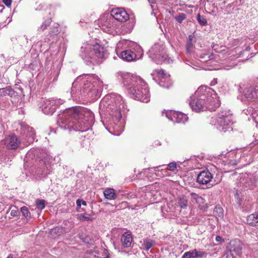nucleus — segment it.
Returning a JSON list of instances; mask_svg holds the SVG:
<instances>
[{
	"label": "nucleus",
	"instance_id": "1",
	"mask_svg": "<svg viewBox=\"0 0 258 258\" xmlns=\"http://www.w3.org/2000/svg\"><path fill=\"white\" fill-rule=\"evenodd\" d=\"M94 122V114L89 109L76 106L59 114L57 124L63 130L84 132L89 130Z\"/></svg>",
	"mask_w": 258,
	"mask_h": 258
},
{
	"label": "nucleus",
	"instance_id": "2",
	"mask_svg": "<svg viewBox=\"0 0 258 258\" xmlns=\"http://www.w3.org/2000/svg\"><path fill=\"white\" fill-rule=\"evenodd\" d=\"M102 81L95 74H83L78 77L72 84L71 94L73 96H88L92 100L99 97V88Z\"/></svg>",
	"mask_w": 258,
	"mask_h": 258
},
{
	"label": "nucleus",
	"instance_id": "3",
	"mask_svg": "<svg viewBox=\"0 0 258 258\" xmlns=\"http://www.w3.org/2000/svg\"><path fill=\"white\" fill-rule=\"evenodd\" d=\"M117 77L132 98L145 103L149 102L150 96L147 84L140 77L119 73Z\"/></svg>",
	"mask_w": 258,
	"mask_h": 258
},
{
	"label": "nucleus",
	"instance_id": "4",
	"mask_svg": "<svg viewBox=\"0 0 258 258\" xmlns=\"http://www.w3.org/2000/svg\"><path fill=\"white\" fill-rule=\"evenodd\" d=\"M189 105L196 112L215 110L220 106L215 91L209 87H200L190 97Z\"/></svg>",
	"mask_w": 258,
	"mask_h": 258
},
{
	"label": "nucleus",
	"instance_id": "5",
	"mask_svg": "<svg viewBox=\"0 0 258 258\" xmlns=\"http://www.w3.org/2000/svg\"><path fill=\"white\" fill-rule=\"evenodd\" d=\"M124 102L122 97L120 95L114 94L106 95L100 102V109L109 114L114 122L115 126L111 125L109 127L108 130L110 133L114 135H118V134L112 132L111 129V127L113 129L118 127L116 123L121 118V110L124 108Z\"/></svg>",
	"mask_w": 258,
	"mask_h": 258
},
{
	"label": "nucleus",
	"instance_id": "6",
	"mask_svg": "<svg viewBox=\"0 0 258 258\" xmlns=\"http://www.w3.org/2000/svg\"><path fill=\"white\" fill-rule=\"evenodd\" d=\"M80 56L87 63L98 64L108 56L106 49L101 45L95 43L84 44L80 50Z\"/></svg>",
	"mask_w": 258,
	"mask_h": 258
},
{
	"label": "nucleus",
	"instance_id": "7",
	"mask_svg": "<svg viewBox=\"0 0 258 258\" xmlns=\"http://www.w3.org/2000/svg\"><path fill=\"white\" fill-rule=\"evenodd\" d=\"M148 54L149 57L157 64L163 62L169 63L172 61V60L167 55L164 46L158 43L155 44L151 48Z\"/></svg>",
	"mask_w": 258,
	"mask_h": 258
},
{
	"label": "nucleus",
	"instance_id": "8",
	"mask_svg": "<svg viewBox=\"0 0 258 258\" xmlns=\"http://www.w3.org/2000/svg\"><path fill=\"white\" fill-rule=\"evenodd\" d=\"M218 169L214 165H210L208 166L206 170H204L200 172L197 176V182L200 184H206L210 182H213L212 184H216L219 183L221 181L220 179L217 180L214 179V176L218 175Z\"/></svg>",
	"mask_w": 258,
	"mask_h": 258
},
{
	"label": "nucleus",
	"instance_id": "9",
	"mask_svg": "<svg viewBox=\"0 0 258 258\" xmlns=\"http://www.w3.org/2000/svg\"><path fill=\"white\" fill-rule=\"evenodd\" d=\"M232 116L229 111H223L219 112L215 125L217 128L222 132H226L231 128Z\"/></svg>",
	"mask_w": 258,
	"mask_h": 258
},
{
	"label": "nucleus",
	"instance_id": "10",
	"mask_svg": "<svg viewBox=\"0 0 258 258\" xmlns=\"http://www.w3.org/2000/svg\"><path fill=\"white\" fill-rule=\"evenodd\" d=\"M242 243L238 239L231 240L226 246L225 255L227 258H234L242 254Z\"/></svg>",
	"mask_w": 258,
	"mask_h": 258
},
{
	"label": "nucleus",
	"instance_id": "11",
	"mask_svg": "<svg viewBox=\"0 0 258 258\" xmlns=\"http://www.w3.org/2000/svg\"><path fill=\"white\" fill-rule=\"evenodd\" d=\"M21 134L22 137V142L24 145H28L33 143L35 139V132L32 127L25 123L21 124Z\"/></svg>",
	"mask_w": 258,
	"mask_h": 258
},
{
	"label": "nucleus",
	"instance_id": "12",
	"mask_svg": "<svg viewBox=\"0 0 258 258\" xmlns=\"http://www.w3.org/2000/svg\"><path fill=\"white\" fill-rule=\"evenodd\" d=\"M21 134L22 137V142L24 145H28L33 143L35 139V132L32 127L25 123L21 124Z\"/></svg>",
	"mask_w": 258,
	"mask_h": 258
},
{
	"label": "nucleus",
	"instance_id": "13",
	"mask_svg": "<svg viewBox=\"0 0 258 258\" xmlns=\"http://www.w3.org/2000/svg\"><path fill=\"white\" fill-rule=\"evenodd\" d=\"M258 178L253 174L245 173L240 179V186L245 190L253 189L256 186Z\"/></svg>",
	"mask_w": 258,
	"mask_h": 258
},
{
	"label": "nucleus",
	"instance_id": "14",
	"mask_svg": "<svg viewBox=\"0 0 258 258\" xmlns=\"http://www.w3.org/2000/svg\"><path fill=\"white\" fill-rule=\"evenodd\" d=\"M242 88H240L239 91L242 92L243 95L248 99L258 98V85L247 86L242 91Z\"/></svg>",
	"mask_w": 258,
	"mask_h": 258
},
{
	"label": "nucleus",
	"instance_id": "15",
	"mask_svg": "<svg viewBox=\"0 0 258 258\" xmlns=\"http://www.w3.org/2000/svg\"><path fill=\"white\" fill-rule=\"evenodd\" d=\"M22 140H20L14 135H9L4 140V143L7 149L9 150H15L21 144Z\"/></svg>",
	"mask_w": 258,
	"mask_h": 258
},
{
	"label": "nucleus",
	"instance_id": "16",
	"mask_svg": "<svg viewBox=\"0 0 258 258\" xmlns=\"http://www.w3.org/2000/svg\"><path fill=\"white\" fill-rule=\"evenodd\" d=\"M113 19L119 22H125L129 19L128 15L123 8H116L113 9L110 14Z\"/></svg>",
	"mask_w": 258,
	"mask_h": 258
},
{
	"label": "nucleus",
	"instance_id": "17",
	"mask_svg": "<svg viewBox=\"0 0 258 258\" xmlns=\"http://www.w3.org/2000/svg\"><path fill=\"white\" fill-rule=\"evenodd\" d=\"M41 108L42 111L47 115H52L55 111V107L53 105L51 99L43 101Z\"/></svg>",
	"mask_w": 258,
	"mask_h": 258
},
{
	"label": "nucleus",
	"instance_id": "18",
	"mask_svg": "<svg viewBox=\"0 0 258 258\" xmlns=\"http://www.w3.org/2000/svg\"><path fill=\"white\" fill-rule=\"evenodd\" d=\"M123 60L126 61H132L136 60V54L131 50H126L122 51L118 55Z\"/></svg>",
	"mask_w": 258,
	"mask_h": 258
},
{
	"label": "nucleus",
	"instance_id": "19",
	"mask_svg": "<svg viewBox=\"0 0 258 258\" xmlns=\"http://www.w3.org/2000/svg\"><path fill=\"white\" fill-rule=\"evenodd\" d=\"M121 241L122 245L124 247H129L133 242L132 235L130 232H126L121 236Z\"/></svg>",
	"mask_w": 258,
	"mask_h": 258
},
{
	"label": "nucleus",
	"instance_id": "20",
	"mask_svg": "<svg viewBox=\"0 0 258 258\" xmlns=\"http://www.w3.org/2000/svg\"><path fill=\"white\" fill-rule=\"evenodd\" d=\"M174 115V123H185L188 119L187 115L181 112L175 111Z\"/></svg>",
	"mask_w": 258,
	"mask_h": 258
},
{
	"label": "nucleus",
	"instance_id": "21",
	"mask_svg": "<svg viewBox=\"0 0 258 258\" xmlns=\"http://www.w3.org/2000/svg\"><path fill=\"white\" fill-rule=\"evenodd\" d=\"M17 93L10 87L0 89V96H9L11 97L16 96Z\"/></svg>",
	"mask_w": 258,
	"mask_h": 258
},
{
	"label": "nucleus",
	"instance_id": "22",
	"mask_svg": "<svg viewBox=\"0 0 258 258\" xmlns=\"http://www.w3.org/2000/svg\"><path fill=\"white\" fill-rule=\"evenodd\" d=\"M246 220L249 225L252 226H258V212L248 216Z\"/></svg>",
	"mask_w": 258,
	"mask_h": 258
},
{
	"label": "nucleus",
	"instance_id": "23",
	"mask_svg": "<svg viewBox=\"0 0 258 258\" xmlns=\"http://www.w3.org/2000/svg\"><path fill=\"white\" fill-rule=\"evenodd\" d=\"M105 199L108 200H115L116 198V195L115 194V190L112 188H107L103 192Z\"/></svg>",
	"mask_w": 258,
	"mask_h": 258
},
{
	"label": "nucleus",
	"instance_id": "24",
	"mask_svg": "<svg viewBox=\"0 0 258 258\" xmlns=\"http://www.w3.org/2000/svg\"><path fill=\"white\" fill-rule=\"evenodd\" d=\"M142 245L145 250L148 251L149 249L156 245V242L152 239H144L143 243Z\"/></svg>",
	"mask_w": 258,
	"mask_h": 258
},
{
	"label": "nucleus",
	"instance_id": "25",
	"mask_svg": "<svg viewBox=\"0 0 258 258\" xmlns=\"http://www.w3.org/2000/svg\"><path fill=\"white\" fill-rule=\"evenodd\" d=\"M12 42L17 40L20 45H23L28 43V38L25 35H18L16 37H13L11 39Z\"/></svg>",
	"mask_w": 258,
	"mask_h": 258
},
{
	"label": "nucleus",
	"instance_id": "26",
	"mask_svg": "<svg viewBox=\"0 0 258 258\" xmlns=\"http://www.w3.org/2000/svg\"><path fill=\"white\" fill-rule=\"evenodd\" d=\"M113 20V18L110 15H108L106 17H104L101 19V22L104 25L108 27H111L112 26V21Z\"/></svg>",
	"mask_w": 258,
	"mask_h": 258
},
{
	"label": "nucleus",
	"instance_id": "27",
	"mask_svg": "<svg viewBox=\"0 0 258 258\" xmlns=\"http://www.w3.org/2000/svg\"><path fill=\"white\" fill-rule=\"evenodd\" d=\"M59 32L58 28V25H55L54 26H52L50 28V30L49 32V34L48 35V41H50L51 39L50 38L54 35H57Z\"/></svg>",
	"mask_w": 258,
	"mask_h": 258
},
{
	"label": "nucleus",
	"instance_id": "28",
	"mask_svg": "<svg viewBox=\"0 0 258 258\" xmlns=\"http://www.w3.org/2000/svg\"><path fill=\"white\" fill-rule=\"evenodd\" d=\"M177 205L182 209H185L187 206V200L185 197H180L177 201Z\"/></svg>",
	"mask_w": 258,
	"mask_h": 258
},
{
	"label": "nucleus",
	"instance_id": "29",
	"mask_svg": "<svg viewBox=\"0 0 258 258\" xmlns=\"http://www.w3.org/2000/svg\"><path fill=\"white\" fill-rule=\"evenodd\" d=\"M78 218L81 221H92L94 218L89 214H81L78 215Z\"/></svg>",
	"mask_w": 258,
	"mask_h": 258
},
{
	"label": "nucleus",
	"instance_id": "30",
	"mask_svg": "<svg viewBox=\"0 0 258 258\" xmlns=\"http://www.w3.org/2000/svg\"><path fill=\"white\" fill-rule=\"evenodd\" d=\"M197 20L201 26H204L208 24L206 17L204 16L201 15L200 13L197 16Z\"/></svg>",
	"mask_w": 258,
	"mask_h": 258
},
{
	"label": "nucleus",
	"instance_id": "31",
	"mask_svg": "<svg viewBox=\"0 0 258 258\" xmlns=\"http://www.w3.org/2000/svg\"><path fill=\"white\" fill-rule=\"evenodd\" d=\"M194 258H203L206 257L207 253L201 250H197L196 249L193 250Z\"/></svg>",
	"mask_w": 258,
	"mask_h": 258
},
{
	"label": "nucleus",
	"instance_id": "32",
	"mask_svg": "<svg viewBox=\"0 0 258 258\" xmlns=\"http://www.w3.org/2000/svg\"><path fill=\"white\" fill-rule=\"evenodd\" d=\"M193 36L189 35L186 44V50L187 52L189 53L192 49L193 48V43H192Z\"/></svg>",
	"mask_w": 258,
	"mask_h": 258
},
{
	"label": "nucleus",
	"instance_id": "33",
	"mask_svg": "<svg viewBox=\"0 0 258 258\" xmlns=\"http://www.w3.org/2000/svg\"><path fill=\"white\" fill-rule=\"evenodd\" d=\"M51 22V19H48L47 20H45L42 25L38 28V31H43L44 30H45L47 27L49 26Z\"/></svg>",
	"mask_w": 258,
	"mask_h": 258
},
{
	"label": "nucleus",
	"instance_id": "34",
	"mask_svg": "<svg viewBox=\"0 0 258 258\" xmlns=\"http://www.w3.org/2000/svg\"><path fill=\"white\" fill-rule=\"evenodd\" d=\"M37 208L39 209H43L45 207V202L43 200L37 199L36 201Z\"/></svg>",
	"mask_w": 258,
	"mask_h": 258
},
{
	"label": "nucleus",
	"instance_id": "35",
	"mask_svg": "<svg viewBox=\"0 0 258 258\" xmlns=\"http://www.w3.org/2000/svg\"><path fill=\"white\" fill-rule=\"evenodd\" d=\"M214 54L212 53L211 54L208 53H204V56L202 57V62H207L210 60L214 58Z\"/></svg>",
	"mask_w": 258,
	"mask_h": 258
},
{
	"label": "nucleus",
	"instance_id": "36",
	"mask_svg": "<svg viewBox=\"0 0 258 258\" xmlns=\"http://www.w3.org/2000/svg\"><path fill=\"white\" fill-rule=\"evenodd\" d=\"M61 230V228L59 227H55L54 228H52L50 231V235H51L52 236L54 237L57 235H59L60 231Z\"/></svg>",
	"mask_w": 258,
	"mask_h": 258
},
{
	"label": "nucleus",
	"instance_id": "37",
	"mask_svg": "<svg viewBox=\"0 0 258 258\" xmlns=\"http://www.w3.org/2000/svg\"><path fill=\"white\" fill-rule=\"evenodd\" d=\"M186 18V15L184 13H180L178 16H175L174 19L179 23H181Z\"/></svg>",
	"mask_w": 258,
	"mask_h": 258
},
{
	"label": "nucleus",
	"instance_id": "38",
	"mask_svg": "<svg viewBox=\"0 0 258 258\" xmlns=\"http://www.w3.org/2000/svg\"><path fill=\"white\" fill-rule=\"evenodd\" d=\"M21 211L24 217H25L26 218H27L28 217H30V213L28 210V209L26 207H25V206L22 207L21 208Z\"/></svg>",
	"mask_w": 258,
	"mask_h": 258
},
{
	"label": "nucleus",
	"instance_id": "39",
	"mask_svg": "<svg viewBox=\"0 0 258 258\" xmlns=\"http://www.w3.org/2000/svg\"><path fill=\"white\" fill-rule=\"evenodd\" d=\"M51 101L53 104V105L55 107V109L60 105L63 103L64 101L63 100H61L60 99H51Z\"/></svg>",
	"mask_w": 258,
	"mask_h": 258
},
{
	"label": "nucleus",
	"instance_id": "40",
	"mask_svg": "<svg viewBox=\"0 0 258 258\" xmlns=\"http://www.w3.org/2000/svg\"><path fill=\"white\" fill-rule=\"evenodd\" d=\"M191 197L197 203H201L203 200V199L201 196L196 193L192 192L191 194Z\"/></svg>",
	"mask_w": 258,
	"mask_h": 258
},
{
	"label": "nucleus",
	"instance_id": "41",
	"mask_svg": "<svg viewBox=\"0 0 258 258\" xmlns=\"http://www.w3.org/2000/svg\"><path fill=\"white\" fill-rule=\"evenodd\" d=\"M167 170L171 171H174L177 168V164L175 162H172L169 163L168 165Z\"/></svg>",
	"mask_w": 258,
	"mask_h": 258
},
{
	"label": "nucleus",
	"instance_id": "42",
	"mask_svg": "<svg viewBox=\"0 0 258 258\" xmlns=\"http://www.w3.org/2000/svg\"><path fill=\"white\" fill-rule=\"evenodd\" d=\"M175 111L169 110L166 112V117L171 121L173 122V116H174Z\"/></svg>",
	"mask_w": 258,
	"mask_h": 258
},
{
	"label": "nucleus",
	"instance_id": "43",
	"mask_svg": "<svg viewBox=\"0 0 258 258\" xmlns=\"http://www.w3.org/2000/svg\"><path fill=\"white\" fill-rule=\"evenodd\" d=\"M182 258H194L193 250L185 252L182 255Z\"/></svg>",
	"mask_w": 258,
	"mask_h": 258
},
{
	"label": "nucleus",
	"instance_id": "44",
	"mask_svg": "<svg viewBox=\"0 0 258 258\" xmlns=\"http://www.w3.org/2000/svg\"><path fill=\"white\" fill-rule=\"evenodd\" d=\"M214 213H219L218 216L219 217H223V210L221 207H216L214 210Z\"/></svg>",
	"mask_w": 258,
	"mask_h": 258
},
{
	"label": "nucleus",
	"instance_id": "45",
	"mask_svg": "<svg viewBox=\"0 0 258 258\" xmlns=\"http://www.w3.org/2000/svg\"><path fill=\"white\" fill-rule=\"evenodd\" d=\"M37 61L35 60L29 65L28 68L31 70H34L37 67Z\"/></svg>",
	"mask_w": 258,
	"mask_h": 258
},
{
	"label": "nucleus",
	"instance_id": "46",
	"mask_svg": "<svg viewBox=\"0 0 258 258\" xmlns=\"http://www.w3.org/2000/svg\"><path fill=\"white\" fill-rule=\"evenodd\" d=\"M234 196H235V198H236L237 200V203L240 205L241 204V198L240 197V195H239V194L238 193L237 190L236 191V193L235 194Z\"/></svg>",
	"mask_w": 258,
	"mask_h": 258
},
{
	"label": "nucleus",
	"instance_id": "47",
	"mask_svg": "<svg viewBox=\"0 0 258 258\" xmlns=\"http://www.w3.org/2000/svg\"><path fill=\"white\" fill-rule=\"evenodd\" d=\"M122 28L124 29L123 31H122L124 33H131L132 30V27L128 28L126 26H123Z\"/></svg>",
	"mask_w": 258,
	"mask_h": 258
},
{
	"label": "nucleus",
	"instance_id": "48",
	"mask_svg": "<svg viewBox=\"0 0 258 258\" xmlns=\"http://www.w3.org/2000/svg\"><path fill=\"white\" fill-rule=\"evenodd\" d=\"M230 63L229 65L226 66L225 67L224 69L225 70H230L231 69L233 68L234 66H235L236 65V62H232V63Z\"/></svg>",
	"mask_w": 258,
	"mask_h": 258
},
{
	"label": "nucleus",
	"instance_id": "49",
	"mask_svg": "<svg viewBox=\"0 0 258 258\" xmlns=\"http://www.w3.org/2000/svg\"><path fill=\"white\" fill-rule=\"evenodd\" d=\"M103 255H104L105 258H110V253L107 249H104L103 252Z\"/></svg>",
	"mask_w": 258,
	"mask_h": 258
},
{
	"label": "nucleus",
	"instance_id": "50",
	"mask_svg": "<svg viewBox=\"0 0 258 258\" xmlns=\"http://www.w3.org/2000/svg\"><path fill=\"white\" fill-rule=\"evenodd\" d=\"M3 2L8 7L10 6L12 4V0H3Z\"/></svg>",
	"mask_w": 258,
	"mask_h": 258
},
{
	"label": "nucleus",
	"instance_id": "51",
	"mask_svg": "<svg viewBox=\"0 0 258 258\" xmlns=\"http://www.w3.org/2000/svg\"><path fill=\"white\" fill-rule=\"evenodd\" d=\"M215 240L217 242H222L224 241L223 238H222V237L220 236H217L216 237Z\"/></svg>",
	"mask_w": 258,
	"mask_h": 258
},
{
	"label": "nucleus",
	"instance_id": "52",
	"mask_svg": "<svg viewBox=\"0 0 258 258\" xmlns=\"http://www.w3.org/2000/svg\"><path fill=\"white\" fill-rule=\"evenodd\" d=\"M204 53H207L206 52H200L198 54V56L199 57L201 61H202V57L204 56Z\"/></svg>",
	"mask_w": 258,
	"mask_h": 258
},
{
	"label": "nucleus",
	"instance_id": "53",
	"mask_svg": "<svg viewBox=\"0 0 258 258\" xmlns=\"http://www.w3.org/2000/svg\"><path fill=\"white\" fill-rule=\"evenodd\" d=\"M81 200L80 199H78L76 201V204H77V208H80L81 207V206L82 205L81 204Z\"/></svg>",
	"mask_w": 258,
	"mask_h": 258
},
{
	"label": "nucleus",
	"instance_id": "54",
	"mask_svg": "<svg viewBox=\"0 0 258 258\" xmlns=\"http://www.w3.org/2000/svg\"><path fill=\"white\" fill-rule=\"evenodd\" d=\"M11 215L13 216H15L17 215V212L16 211L12 210L11 212Z\"/></svg>",
	"mask_w": 258,
	"mask_h": 258
},
{
	"label": "nucleus",
	"instance_id": "55",
	"mask_svg": "<svg viewBox=\"0 0 258 258\" xmlns=\"http://www.w3.org/2000/svg\"><path fill=\"white\" fill-rule=\"evenodd\" d=\"M157 73H158L159 75H164V71H163V70H159V71H157Z\"/></svg>",
	"mask_w": 258,
	"mask_h": 258
},
{
	"label": "nucleus",
	"instance_id": "56",
	"mask_svg": "<svg viewBox=\"0 0 258 258\" xmlns=\"http://www.w3.org/2000/svg\"><path fill=\"white\" fill-rule=\"evenodd\" d=\"M151 196H152V195H151V193L150 192H148L145 194V197L147 198H148L149 197H150Z\"/></svg>",
	"mask_w": 258,
	"mask_h": 258
},
{
	"label": "nucleus",
	"instance_id": "57",
	"mask_svg": "<svg viewBox=\"0 0 258 258\" xmlns=\"http://www.w3.org/2000/svg\"><path fill=\"white\" fill-rule=\"evenodd\" d=\"M81 201H82V202H81V204H82V205H84V206H86L87 203H86V201H83V200H81Z\"/></svg>",
	"mask_w": 258,
	"mask_h": 258
},
{
	"label": "nucleus",
	"instance_id": "58",
	"mask_svg": "<svg viewBox=\"0 0 258 258\" xmlns=\"http://www.w3.org/2000/svg\"><path fill=\"white\" fill-rule=\"evenodd\" d=\"M148 1L149 2V3L150 4H154V3H155V0H148Z\"/></svg>",
	"mask_w": 258,
	"mask_h": 258
},
{
	"label": "nucleus",
	"instance_id": "59",
	"mask_svg": "<svg viewBox=\"0 0 258 258\" xmlns=\"http://www.w3.org/2000/svg\"><path fill=\"white\" fill-rule=\"evenodd\" d=\"M150 169H153V168H148V169H144V172H145V173H146V172H147V171H148V170H150Z\"/></svg>",
	"mask_w": 258,
	"mask_h": 258
},
{
	"label": "nucleus",
	"instance_id": "60",
	"mask_svg": "<svg viewBox=\"0 0 258 258\" xmlns=\"http://www.w3.org/2000/svg\"><path fill=\"white\" fill-rule=\"evenodd\" d=\"M14 255L10 254L9 256H8L7 258H14Z\"/></svg>",
	"mask_w": 258,
	"mask_h": 258
},
{
	"label": "nucleus",
	"instance_id": "61",
	"mask_svg": "<svg viewBox=\"0 0 258 258\" xmlns=\"http://www.w3.org/2000/svg\"><path fill=\"white\" fill-rule=\"evenodd\" d=\"M158 167H154L153 168L155 169V171H157V170H156V169L158 168Z\"/></svg>",
	"mask_w": 258,
	"mask_h": 258
},
{
	"label": "nucleus",
	"instance_id": "62",
	"mask_svg": "<svg viewBox=\"0 0 258 258\" xmlns=\"http://www.w3.org/2000/svg\"><path fill=\"white\" fill-rule=\"evenodd\" d=\"M162 171H164V172H166V169H165V170H162Z\"/></svg>",
	"mask_w": 258,
	"mask_h": 258
},
{
	"label": "nucleus",
	"instance_id": "63",
	"mask_svg": "<svg viewBox=\"0 0 258 258\" xmlns=\"http://www.w3.org/2000/svg\"><path fill=\"white\" fill-rule=\"evenodd\" d=\"M101 258H105V257H101Z\"/></svg>",
	"mask_w": 258,
	"mask_h": 258
}]
</instances>
